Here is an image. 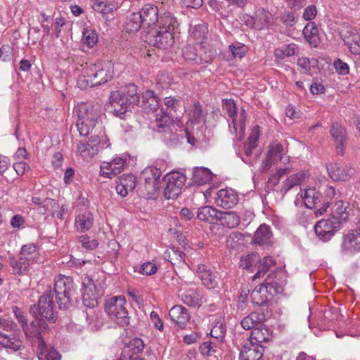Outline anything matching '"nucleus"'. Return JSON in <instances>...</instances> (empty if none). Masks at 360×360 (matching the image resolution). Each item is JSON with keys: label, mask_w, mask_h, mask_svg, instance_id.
Listing matches in <instances>:
<instances>
[{"label": "nucleus", "mask_w": 360, "mask_h": 360, "mask_svg": "<svg viewBox=\"0 0 360 360\" xmlns=\"http://www.w3.org/2000/svg\"><path fill=\"white\" fill-rule=\"evenodd\" d=\"M98 34L95 30L91 29H84L82 32V41L84 45L88 48L94 47L98 42Z\"/></svg>", "instance_id": "nucleus-51"}, {"label": "nucleus", "mask_w": 360, "mask_h": 360, "mask_svg": "<svg viewBox=\"0 0 360 360\" xmlns=\"http://www.w3.org/2000/svg\"><path fill=\"white\" fill-rule=\"evenodd\" d=\"M94 224L93 214L89 211H84L76 217L75 227L77 230L84 232L89 230Z\"/></svg>", "instance_id": "nucleus-35"}, {"label": "nucleus", "mask_w": 360, "mask_h": 360, "mask_svg": "<svg viewBox=\"0 0 360 360\" xmlns=\"http://www.w3.org/2000/svg\"><path fill=\"white\" fill-rule=\"evenodd\" d=\"M77 152L84 158H92L98 153L96 143L91 145L89 142H79L77 144Z\"/></svg>", "instance_id": "nucleus-46"}, {"label": "nucleus", "mask_w": 360, "mask_h": 360, "mask_svg": "<svg viewBox=\"0 0 360 360\" xmlns=\"http://www.w3.org/2000/svg\"><path fill=\"white\" fill-rule=\"evenodd\" d=\"M139 13L141 15L143 26H146V27L155 25L159 18L158 8L152 4L144 5L141 11Z\"/></svg>", "instance_id": "nucleus-24"}, {"label": "nucleus", "mask_w": 360, "mask_h": 360, "mask_svg": "<svg viewBox=\"0 0 360 360\" xmlns=\"http://www.w3.org/2000/svg\"><path fill=\"white\" fill-rule=\"evenodd\" d=\"M340 37L351 53L360 55V35L356 29L348 27L342 30Z\"/></svg>", "instance_id": "nucleus-13"}, {"label": "nucleus", "mask_w": 360, "mask_h": 360, "mask_svg": "<svg viewBox=\"0 0 360 360\" xmlns=\"http://www.w3.org/2000/svg\"><path fill=\"white\" fill-rule=\"evenodd\" d=\"M303 34L311 46H318L320 42L319 30L314 22H309L305 25Z\"/></svg>", "instance_id": "nucleus-38"}, {"label": "nucleus", "mask_w": 360, "mask_h": 360, "mask_svg": "<svg viewBox=\"0 0 360 360\" xmlns=\"http://www.w3.org/2000/svg\"><path fill=\"white\" fill-rule=\"evenodd\" d=\"M271 18V13L263 8H258L252 18L254 21L255 27L257 30H262L267 26Z\"/></svg>", "instance_id": "nucleus-39"}, {"label": "nucleus", "mask_w": 360, "mask_h": 360, "mask_svg": "<svg viewBox=\"0 0 360 360\" xmlns=\"http://www.w3.org/2000/svg\"><path fill=\"white\" fill-rule=\"evenodd\" d=\"M173 118L174 117L165 113L162 108L159 112H156L155 120L150 123V127L158 133H162L163 139L166 142L177 140L176 134L171 129Z\"/></svg>", "instance_id": "nucleus-7"}, {"label": "nucleus", "mask_w": 360, "mask_h": 360, "mask_svg": "<svg viewBox=\"0 0 360 360\" xmlns=\"http://www.w3.org/2000/svg\"><path fill=\"white\" fill-rule=\"evenodd\" d=\"M347 208L348 206H346L342 200L335 202L331 207V218L339 221L340 224L345 221L349 215V212L347 211Z\"/></svg>", "instance_id": "nucleus-40"}, {"label": "nucleus", "mask_w": 360, "mask_h": 360, "mask_svg": "<svg viewBox=\"0 0 360 360\" xmlns=\"http://www.w3.org/2000/svg\"><path fill=\"white\" fill-rule=\"evenodd\" d=\"M10 265L14 274L26 275L28 274L31 265L33 264L24 257L19 255L18 259L10 258Z\"/></svg>", "instance_id": "nucleus-33"}, {"label": "nucleus", "mask_w": 360, "mask_h": 360, "mask_svg": "<svg viewBox=\"0 0 360 360\" xmlns=\"http://www.w3.org/2000/svg\"><path fill=\"white\" fill-rule=\"evenodd\" d=\"M155 26V29L170 31L174 33L175 29L179 26L176 18L172 15L170 13H165L159 17Z\"/></svg>", "instance_id": "nucleus-32"}, {"label": "nucleus", "mask_w": 360, "mask_h": 360, "mask_svg": "<svg viewBox=\"0 0 360 360\" xmlns=\"http://www.w3.org/2000/svg\"><path fill=\"white\" fill-rule=\"evenodd\" d=\"M220 211L212 206L200 207L197 212V217L200 221L209 224H216L218 221Z\"/></svg>", "instance_id": "nucleus-27"}, {"label": "nucleus", "mask_w": 360, "mask_h": 360, "mask_svg": "<svg viewBox=\"0 0 360 360\" xmlns=\"http://www.w3.org/2000/svg\"><path fill=\"white\" fill-rule=\"evenodd\" d=\"M217 341L209 340L203 342L200 347V353L203 356H210L217 351Z\"/></svg>", "instance_id": "nucleus-56"}, {"label": "nucleus", "mask_w": 360, "mask_h": 360, "mask_svg": "<svg viewBox=\"0 0 360 360\" xmlns=\"http://www.w3.org/2000/svg\"><path fill=\"white\" fill-rule=\"evenodd\" d=\"M305 205L310 209H315L321 202V193L315 188H307L301 193Z\"/></svg>", "instance_id": "nucleus-34"}, {"label": "nucleus", "mask_w": 360, "mask_h": 360, "mask_svg": "<svg viewBox=\"0 0 360 360\" xmlns=\"http://www.w3.org/2000/svg\"><path fill=\"white\" fill-rule=\"evenodd\" d=\"M223 108L226 111L228 116L231 119V122L229 125L231 134L238 133L239 139H241L245 134V111L241 109L240 113L238 114L236 103L232 100H224Z\"/></svg>", "instance_id": "nucleus-6"}, {"label": "nucleus", "mask_w": 360, "mask_h": 360, "mask_svg": "<svg viewBox=\"0 0 360 360\" xmlns=\"http://www.w3.org/2000/svg\"><path fill=\"white\" fill-rule=\"evenodd\" d=\"M75 70L81 72L77 77V85L80 89L93 87L111 80L114 72L108 61H100L94 64H80Z\"/></svg>", "instance_id": "nucleus-1"}, {"label": "nucleus", "mask_w": 360, "mask_h": 360, "mask_svg": "<svg viewBox=\"0 0 360 360\" xmlns=\"http://www.w3.org/2000/svg\"><path fill=\"white\" fill-rule=\"evenodd\" d=\"M79 243H81L84 248L88 250H94L98 245V243L96 240H90L89 237L87 236H82L79 238Z\"/></svg>", "instance_id": "nucleus-64"}, {"label": "nucleus", "mask_w": 360, "mask_h": 360, "mask_svg": "<svg viewBox=\"0 0 360 360\" xmlns=\"http://www.w3.org/2000/svg\"><path fill=\"white\" fill-rule=\"evenodd\" d=\"M146 41L150 46L160 49H166L173 45L174 38L173 33L170 31L155 29L148 32Z\"/></svg>", "instance_id": "nucleus-9"}, {"label": "nucleus", "mask_w": 360, "mask_h": 360, "mask_svg": "<svg viewBox=\"0 0 360 360\" xmlns=\"http://www.w3.org/2000/svg\"><path fill=\"white\" fill-rule=\"evenodd\" d=\"M317 8L314 5H309L304 10L302 18L307 20L311 22L317 15Z\"/></svg>", "instance_id": "nucleus-63"}, {"label": "nucleus", "mask_w": 360, "mask_h": 360, "mask_svg": "<svg viewBox=\"0 0 360 360\" xmlns=\"http://www.w3.org/2000/svg\"><path fill=\"white\" fill-rule=\"evenodd\" d=\"M141 107L148 112H158L159 99L153 91H146L142 96Z\"/></svg>", "instance_id": "nucleus-36"}, {"label": "nucleus", "mask_w": 360, "mask_h": 360, "mask_svg": "<svg viewBox=\"0 0 360 360\" xmlns=\"http://www.w3.org/2000/svg\"><path fill=\"white\" fill-rule=\"evenodd\" d=\"M264 354L262 345H254L250 342H245L240 353V360H259Z\"/></svg>", "instance_id": "nucleus-21"}, {"label": "nucleus", "mask_w": 360, "mask_h": 360, "mask_svg": "<svg viewBox=\"0 0 360 360\" xmlns=\"http://www.w3.org/2000/svg\"><path fill=\"white\" fill-rule=\"evenodd\" d=\"M252 302L257 305H262L271 299L269 292V287L265 286L264 283L256 286L250 295Z\"/></svg>", "instance_id": "nucleus-30"}, {"label": "nucleus", "mask_w": 360, "mask_h": 360, "mask_svg": "<svg viewBox=\"0 0 360 360\" xmlns=\"http://www.w3.org/2000/svg\"><path fill=\"white\" fill-rule=\"evenodd\" d=\"M158 271V266L150 262L143 263L139 270V273L146 276H150L155 274Z\"/></svg>", "instance_id": "nucleus-62"}, {"label": "nucleus", "mask_w": 360, "mask_h": 360, "mask_svg": "<svg viewBox=\"0 0 360 360\" xmlns=\"http://www.w3.org/2000/svg\"><path fill=\"white\" fill-rule=\"evenodd\" d=\"M226 327L222 323H217L211 330L210 335L214 338V340L218 342L224 337Z\"/></svg>", "instance_id": "nucleus-60"}, {"label": "nucleus", "mask_w": 360, "mask_h": 360, "mask_svg": "<svg viewBox=\"0 0 360 360\" xmlns=\"http://www.w3.org/2000/svg\"><path fill=\"white\" fill-rule=\"evenodd\" d=\"M182 302L191 307H199L202 304L201 290L197 288L185 286L179 290Z\"/></svg>", "instance_id": "nucleus-15"}, {"label": "nucleus", "mask_w": 360, "mask_h": 360, "mask_svg": "<svg viewBox=\"0 0 360 360\" xmlns=\"http://www.w3.org/2000/svg\"><path fill=\"white\" fill-rule=\"evenodd\" d=\"M214 199L215 205L224 209H231L238 202V193L231 188H224L218 191Z\"/></svg>", "instance_id": "nucleus-12"}, {"label": "nucleus", "mask_w": 360, "mask_h": 360, "mask_svg": "<svg viewBox=\"0 0 360 360\" xmlns=\"http://www.w3.org/2000/svg\"><path fill=\"white\" fill-rule=\"evenodd\" d=\"M212 179V173L205 167H196L193 169V181L198 185L208 184Z\"/></svg>", "instance_id": "nucleus-41"}, {"label": "nucleus", "mask_w": 360, "mask_h": 360, "mask_svg": "<svg viewBox=\"0 0 360 360\" xmlns=\"http://www.w3.org/2000/svg\"><path fill=\"white\" fill-rule=\"evenodd\" d=\"M197 49L195 47L192 46H188L183 50V56L187 61H193L196 64H198V53L196 52Z\"/></svg>", "instance_id": "nucleus-58"}, {"label": "nucleus", "mask_w": 360, "mask_h": 360, "mask_svg": "<svg viewBox=\"0 0 360 360\" xmlns=\"http://www.w3.org/2000/svg\"><path fill=\"white\" fill-rule=\"evenodd\" d=\"M272 233L269 226L262 224L256 231L254 241L259 245H269L271 243Z\"/></svg>", "instance_id": "nucleus-37"}, {"label": "nucleus", "mask_w": 360, "mask_h": 360, "mask_svg": "<svg viewBox=\"0 0 360 360\" xmlns=\"http://www.w3.org/2000/svg\"><path fill=\"white\" fill-rule=\"evenodd\" d=\"M145 175L146 188L148 192H154L159 188V179L162 175L160 169L156 167H149L143 172Z\"/></svg>", "instance_id": "nucleus-23"}, {"label": "nucleus", "mask_w": 360, "mask_h": 360, "mask_svg": "<svg viewBox=\"0 0 360 360\" xmlns=\"http://www.w3.org/2000/svg\"><path fill=\"white\" fill-rule=\"evenodd\" d=\"M39 347L41 350L39 360H60L61 355L54 348H46L45 342Z\"/></svg>", "instance_id": "nucleus-49"}, {"label": "nucleus", "mask_w": 360, "mask_h": 360, "mask_svg": "<svg viewBox=\"0 0 360 360\" xmlns=\"http://www.w3.org/2000/svg\"><path fill=\"white\" fill-rule=\"evenodd\" d=\"M125 347H129L134 354H139L143 352L144 349V343L141 338H134L130 340L129 342H127Z\"/></svg>", "instance_id": "nucleus-57"}, {"label": "nucleus", "mask_w": 360, "mask_h": 360, "mask_svg": "<svg viewBox=\"0 0 360 360\" xmlns=\"http://www.w3.org/2000/svg\"><path fill=\"white\" fill-rule=\"evenodd\" d=\"M54 291L60 309H67L71 305L72 296L75 292L72 278L69 276H58L55 278Z\"/></svg>", "instance_id": "nucleus-4"}, {"label": "nucleus", "mask_w": 360, "mask_h": 360, "mask_svg": "<svg viewBox=\"0 0 360 360\" xmlns=\"http://www.w3.org/2000/svg\"><path fill=\"white\" fill-rule=\"evenodd\" d=\"M92 8L95 11L101 13L103 16L112 13L118 8L117 3L108 1L95 0L93 2Z\"/></svg>", "instance_id": "nucleus-42"}, {"label": "nucleus", "mask_w": 360, "mask_h": 360, "mask_svg": "<svg viewBox=\"0 0 360 360\" xmlns=\"http://www.w3.org/2000/svg\"><path fill=\"white\" fill-rule=\"evenodd\" d=\"M307 178L308 174L304 171H300L297 174L290 175L283 181L281 189V193L285 194L293 187L299 186L304 182Z\"/></svg>", "instance_id": "nucleus-29"}, {"label": "nucleus", "mask_w": 360, "mask_h": 360, "mask_svg": "<svg viewBox=\"0 0 360 360\" xmlns=\"http://www.w3.org/2000/svg\"><path fill=\"white\" fill-rule=\"evenodd\" d=\"M264 321V316L262 319H260L259 316H244L240 321V324L245 330H253L254 328H256L259 323Z\"/></svg>", "instance_id": "nucleus-53"}, {"label": "nucleus", "mask_w": 360, "mask_h": 360, "mask_svg": "<svg viewBox=\"0 0 360 360\" xmlns=\"http://www.w3.org/2000/svg\"><path fill=\"white\" fill-rule=\"evenodd\" d=\"M200 131L196 130V127H190L185 125V132L186 136L187 138V141L192 146H195L197 143V139L195 136L199 134Z\"/></svg>", "instance_id": "nucleus-61"}, {"label": "nucleus", "mask_w": 360, "mask_h": 360, "mask_svg": "<svg viewBox=\"0 0 360 360\" xmlns=\"http://www.w3.org/2000/svg\"><path fill=\"white\" fill-rule=\"evenodd\" d=\"M30 312L31 315H54L57 313L52 297L45 294L40 297L37 305L30 307Z\"/></svg>", "instance_id": "nucleus-17"}, {"label": "nucleus", "mask_w": 360, "mask_h": 360, "mask_svg": "<svg viewBox=\"0 0 360 360\" xmlns=\"http://www.w3.org/2000/svg\"><path fill=\"white\" fill-rule=\"evenodd\" d=\"M143 26V21L142 20L141 15L139 12L132 13L128 17L125 23V29L128 32H135L140 30Z\"/></svg>", "instance_id": "nucleus-43"}, {"label": "nucleus", "mask_w": 360, "mask_h": 360, "mask_svg": "<svg viewBox=\"0 0 360 360\" xmlns=\"http://www.w3.org/2000/svg\"><path fill=\"white\" fill-rule=\"evenodd\" d=\"M0 345L8 352L20 350L22 347V341L15 335H6L4 333H0Z\"/></svg>", "instance_id": "nucleus-28"}, {"label": "nucleus", "mask_w": 360, "mask_h": 360, "mask_svg": "<svg viewBox=\"0 0 360 360\" xmlns=\"http://www.w3.org/2000/svg\"><path fill=\"white\" fill-rule=\"evenodd\" d=\"M278 19L286 27H292L298 20V15L292 11H285L281 14Z\"/></svg>", "instance_id": "nucleus-54"}, {"label": "nucleus", "mask_w": 360, "mask_h": 360, "mask_svg": "<svg viewBox=\"0 0 360 360\" xmlns=\"http://www.w3.org/2000/svg\"><path fill=\"white\" fill-rule=\"evenodd\" d=\"M330 177L334 181H347L354 174V169L350 165L341 166L338 163L327 165Z\"/></svg>", "instance_id": "nucleus-18"}, {"label": "nucleus", "mask_w": 360, "mask_h": 360, "mask_svg": "<svg viewBox=\"0 0 360 360\" xmlns=\"http://www.w3.org/2000/svg\"><path fill=\"white\" fill-rule=\"evenodd\" d=\"M216 52L210 49L202 46V44L198 45V64L207 63L212 61Z\"/></svg>", "instance_id": "nucleus-52"}, {"label": "nucleus", "mask_w": 360, "mask_h": 360, "mask_svg": "<svg viewBox=\"0 0 360 360\" xmlns=\"http://www.w3.org/2000/svg\"><path fill=\"white\" fill-rule=\"evenodd\" d=\"M197 276L202 281V283L208 289H214L218 285L217 277L210 268L204 264L198 265Z\"/></svg>", "instance_id": "nucleus-19"}, {"label": "nucleus", "mask_w": 360, "mask_h": 360, "mask_svg": "<svg viewBox=\"0 0 360 360\" xmlns=\"http://www.w3.org/2000/svg\"><path fill=\"white\" fill-rule=\"evenodd\" d=\"M271 337L269 328L264 324V322H262L252 330L249 342L262 345V342H268Z\"/></svg>", "instance_id": "nucleus-25"}, {"label": "nucleus", "mask_w": 360, "mask_h": 360, "mask_svg": "<svg viewBox=\"0 0 360 360\" xmlns=\"http://www.w3.org/2000/svg\"><path fill=\"white\" fill-rule=\"evenodd\" d=\"M19 255L27 259L31 263L37 262L39 253L34 243H29L22 246Z\"/></svg>", "instance_id": "nucleus-45"}, {"label": "nucleus", "mask_w": 360, "mask_h": 360, "mask_svg": "<svg viewBox=\"0 0 360 360\" xmlns=\"http://www.w3.org/2000/svg\"><path fill=\"white\" fill-rule=\"evenodd\" d=\"M229 50L233 58H243L247 51L245 46L238 42L229 45Z\"/></svg>", "instance_id": "nucleus-59"}, {"label": "nucleus", "mask_w": 360, "mask_h": 360, "mask_svg": "<svg viewBox=\"0 0 360 360\" xmlns=\"http://www.w3.org/2000/svg\"><path fill=\"white\" fill-rule=\"evenodd\" d=\"M186 176L180 172H172L166 174L164 181L166 186L164 190V195L167 199H172L177 197L181 193L186 182Z\"/></svg>", "instance_id": "nucleus-8"}, {"label": "nucleus", "mask_w": 360, "mask_h": 360, "mask_svg": "<svg viewBox=\"0 0 360 360\" xmlns=\"http://www.w3.org/2000/svg\"><path fill=\"white\" fill-rule=\"evenodd\" d=\"M259 261V255L256 252H252L241 257L240 266L250 272H253Z\"/></svg>", "instance_id": "nucleus-44"}, {"label": "nucleus", "mask_w": 360, "mask_h": 360, "mask_svg": "<svg viewBox=\"0 0 360 360\" xmlns=\"http://www.w3.org/2000/svg\"><path fill=\"white\" fill-rule=\"evenodd\" d=\"M82 300L86 307L94 308L98 304L100 296L95 281L90 276H86L82 283Z\"/></svg>", "instance_id": "nucleus-10"}, {"label": "nucleus", "mask_w": 360, "mask_h": 360, "mask_svg": "<svg viewBox=\"0 0 360 360\" xmlns=\"http://www.w3.org/2000/svg\"><path fill=\"white\" fill-rule=\"evenodd\" d=\"M77 116L76 125L80 135L86 136L94 129L99 117V110L94 105L82 103L75 108Z\"/></svg>", "instance_id": "nucleus-3"}, {"label": "nucleus", "mask_w": 360, "mask_h": 360, "mask_svg": "<svg viewBox=\"0 0 360 360\" xmlns=\"http://www.w3.org/2000/svg\"><path fill=\"white\" fill-rule=\"evenodd\" d=\"M126 160L120 157L115 158L110 162H103L101 165L100 174L103 177L111 179L120 174L124 169Z\"/></svg>", "instance_id": "nucleus-14"}, {"label": "nucleus", "mask_w": 360, "mask_h": 360, "mask_svg": "<svg viewBox=\"0 0 360 360\" xmlns=\"http://www.w3.org/2000/svg\"><path fill=\"white\" fill-rule=\"evenodd\" d=\"M126 300L124 296H115L105 301V310L108 315H121L128 313L124 305Z\"/></svg>", "instance_id": "nucleus-20"}, {"label": "nucleus", "mask_w": 360, "mask_h": 360, "mask_svg": "<svg viewBox=\"0 0 360 360\" xmlns=\"http://www.w3.org/2000/svg\"><path fill=\"white\" fill-rule=\"evenodd\" d=\"M297 51V46L295 44L283 45L281 48H277L274 51V55L277 58H284L294 56Z\"/></svg>", "instance_id": "nucleus-48"}, {"label": "nucleus", "mask_w": 360, "mask_h": 360, "mask_svg": "<svg viewBox=\"0 0 360 360\" xmlns=\"http://www.w3.org/2000/svg\"><path fill=\"white\" fill-rule=\"evenodd\" d=\"M342 250L350 253L360 251V233L358 231H352L344 236Z\"/></svg>", "instance_id": "nucleus-22"}, {"label": "nucleus", "mask_w": 360, "mask_h": 360, "mask_svg": "<svg viewBox=\"0 0 360 360\" xmlns=\"http://www.w3.org/2000/svg\"><path fill=\"white\" fill-rule=\"evenodd\" d=\"M330 134L335 141L337 153L342 155L345 153V148L347 141L345 129L338 122H333L330 129Z\"/></svg>", "instance_id": "nucleus-16"}, {"label": "nucleus", "mask_w": 360, "mask_h": 360, "mask_svg": "<svg viewBox=\"0 0 360 360\" xmlns=\"http://www.w3.org/2000/svg\"><path fill=\"white\" fill-rule=\"evenodd\" d=\"M218 221L225 228L234 229L240 224V217L234 211H220Z\"/></svg>", "instance_id": "nucleus-31"}, {"label": "nucleus", "mask_w": 360, "mask_h": 360, "mask_svg": "<svg viewBox=\"0 0 360 360\" xmlns=\"http://www.w3.org/2000/svg\"><path fill=\"white\" fill-rule=\"evenodd\" d=\"M188 120L186 125L196 127L197 131H200V127L205 122V117L202 114V109L199 103H195L188 113Z\"/></svg>", "instance_id": "nucleus-26"}, {"label": "nucleus", "mask_w": 360, "mask_h": 360, "mask_svg": "<svg viewBox=\"0 0 360 360\" xmlns=\"http://www.w3.org/2000/svg\"><path fill=\"white\" fill-rule=\"evenodd\" d=\"M165 105L167 107L166 111H165V113H168L174 117V113L181 107V101L173 97H166L165 98Z\"/></svg>", "instance_id": "nucleus-55"}, {"label": "nucleus", "mask_w": 360, "mask_h": 360, "mask_svg": "<svg viewBox=\"0 0 360 360\" xmlns=\"http://www.w3.org/2000/svg\"><path fill=\"white\" fill-rule=\"evenodd\" d=\"M30 318L27 319V316H16L26 336L30 338H37L39 346H41L44 343L42 335L46 331L48 325L43 316H31Z\"/></svg>", "instance_id": "nucleus-5"}, {"label": "nucleus", "mask_w": 360, "mask_h": 360, "mask_svg": "<svg viewBox=\"0 0 360 360\" xmlns=\"http://www.w3.org/2000/svg\"><path fill=\"white\" fill-rule=\"evenodd\" d=\"M276 264L275 260L271 257H264L262 260L260 261L259 266L257 268V273L253 276V280L259 278L263 276L271 267Z\"/></svg>", "instance_id": "nucleus-47"}, {"label": "nucleus", "mask_w": 360, "mask_h": 360, "mask_svg": "<svg viewBox=\"0 0 360 360\" xmlns=\"http://www.w3.org/2000/svg\"><path fill=\"white\" fill-rule=\"evenodd\" d=\"M139 101L137 86L129 84L110 93L109 108L115 115L122 118L127 112H131Z\"/></svg>", "instance_id": "nucleus-2"}, {"label": "nucleus", "mask_w": 360, "mask_h": 360, "mask_svg": "<svg viewBox=\"0 0 360 360\" xmlns=\"http://www.w3.org/2000/svg\"><path fill=\"white\" fill-rule=\"evenodd\" d=\"M284 150L285 148L281 143L274 141L269 146L266 156L276 163Z\"/></svg>", "instance_id": "nucleus-50"}, {"label": "nucleus", "mask_w": 360, "mask_h": 360, "mask_svg": "<svg viewBox=\"0 0 360 360\" xmlns=\"http://www.w3.org/2000/svg\"><path fill=\"white\" fill-rule=\"evenodd\" d=\"M340 222L336 221L335 219H322L316 224L314 231L317 236L322 240L328 241L334 235L335 232L340 229Z\"/></svg>", "instance_id": "nucleus-11"}]
</instances>
